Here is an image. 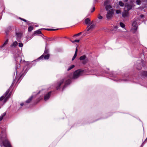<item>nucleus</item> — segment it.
<instances>
[{"label":"nucleus","instance_id":"f257e3e1","mask_svg":"<svg viewBox=\"0 0 147 147\" xmlns=\"http://www.w3.org/2000/svg\"><path fill=\"white\" fill-rule=\"evenodd\" d=\"M71 82V80L69 79H68L67 77L61 79L57 81V83L56 84V88L57 90L59 89L60 88L61 85L64 84V85L63 88V89L67 85L70 84Z\"/></svg>","mask_w":147,"mask_h":147},{"label":"nucleus","instance_id":"f03ea898","mask_svg":"<svg viewBox=\"0 0 147 147\" xmlns=\"http://www.w3.org/2000/svg\"><path fill=\"white\" fill-rule=\"evenodd\" d=\"M83 73V71L80 69H78L73 74L70 73L67 76L68 79H76L78 78L79 76H82Z\"/></svg>","mask_w":147,"mask_h":147},{"label":"nucleus","instance_id":"7ed1b4c3","mask_svg":"<svg viewBox=\"0 0 147 147\" xmlns=\"http://www.w3.org/2000/svg\"><path fill=\"white\" fill-rule=\"evenodd\" d=\"M10 91V89H8L5 93L0 98V100L2 101L4 99V102H5L9 98L10 94H9Z\"/></svg>","mask_w":147,"mask_h":147},{"label":"nucleus","instance_id":"20e7f679","mask_svg":"<svg viewBox=\"0 0 147 147\" xmlns=\"http://www.w3.org/2000/svg\"><path fill=\"white\" fill-rule=\"evenodd\" d=\"M3 145L5 147H12L10 142L6 138V135H5L4 138L2 139L1 142Z\"/></svg>","mask_w":147,"mask_h":147},{"label":"nucleus","instance_id":"39448f33","mask_svg":"<svg viewBox=\"0 0 147 147\" xmlns=\"http://www.w3.org/2000/svg\"><path fill=\"white\" fill-rule=\"evenodd\" d=\"M138 19H137L134 20H133V22L132 23L133 28H131V30L133 31V32L134 33L136 32L138 29Z\"/></svg>","mask_w":147,"mask_h":147},{"label":"nucleus","instance_id":"423d86ee","mask_svg":"<svg viewBox=\"0 0 147 147\" xmlns=\"http://www.w3.org/2000/svg\"><path fill=\"white\" fill-rule=\"evenodd\" d=\"M114 11L113 9H111L108 11L107 14L106 15V17L107 19H109L113 16V14Z\"/></svg>","mask_w":147,"mask_h":147},{"label":"nucleus","instance_id":"0eeeda50","mask_svg":"<svg viewBox=\"0 0 147 147\" xmlns=\"http://www.w3.org/2000/svg\"><path fill=\"white\" fill-rule=\"evenodd\" d=\"M110 1H106L104 3V5L105 6V8L107 11H108V10L109 9L111 8V6L109 5Z\"/></svg>","mask_w":147,"mask_h":147},{"label":"nucleus","instance_id":"6e6552de","mask_svg":"<svg viewBox=\"0 0 147 147\" xmlns=\"http://www.w3.org/2000/svg\"><path fill=\"white\" fill-rule=\"evenodd\" d=\"M50 56V54H43L38 58V59H42L44 58L45 60L48 59L49 57Z\"/></svg>","mask_w":147,"mask_h":147},{"label":"nucleus","instance_id":"1a4fd4ad","mask_svg":"<svg viewBox=\"0 0 147 147\" xmlns=\"http://www.w3.org/2000/svg\"><path fill=\"white\" fill-rule=\"evenodd\" d=\"M132 6L130 5H126L124 8V10L127 11H128L130 10L131 9Z\"/></svg>","mask_w":147,"mask_h":147},{"label":"nucleus","instance_id":"9d476101","mask_svg":"<svg viewBox=\"0 0 147 147\" xmlns=\"http://www.w3.org/2000/svg\"><path fill=\"white\" fill-rule=\"evenodd\" d=\"M51 92H49L45 96L44 99L45 101H46L49 99L51 96Z\"/></svg>","mask_w":147,"mask_h":147},{"label":"nucleus","instance_id":"9b49d317","mask_svg":"<svg viewBox=\"0 0 147 147\" xmlns=\"http://www.w3.org/2000/svg\"><path fill=\"white\" fill-rule=\"evenodd\" d=\"M129 12L127 11L124 10L122 13V16L123 17L125 18L129 16Z\"/></svg>","mask_w":147,"mask_h":147},{"label":"nucleus","instance_id":"f8f14e48","mask_svg":"<svg viewBox=\"0 0 147 147\" xmlns=\"http://www.w3.org/2000/svg\"><path fill=\"white\" fill-rule=\"evenodd\" d=\"M90 19L89 18H87L85 20V24H88L87 28L92 24V23H90Z\"/></svg>","mask_w":147,"mask_h":147},{"label":"nucleus","instance_id":"ddd939ff","mask_svg":"<svg viewBox=\"0 0 147 147\" xmlns=\"http://www.w3.org/2000/svg\"><path fill=\"white\" fill-rule=\"evenodd\" d=\"M141 76L142 77H147V71H143L141 73Z\"/></svg>","mask_w":147,"mask_h":147},{"label":"nucleus","instance_id":"4468645a","mask_svg":"<svg viewBox=\"0 0 147 147\" xmlns=\"http://www.w3.org/2000/svg\"><path fill=\"white\" fill-rule=\"evenodd\" d=\"M16 61L18 63L21 62L22 59L20 57L18 56L17 58H16Z\"/></svg>","mask_w":147,"mask_h":147},{"label":"nucleus","instance_id":"2eb2a0df","mask_svg":"<svg viewBox=\"0 0 147 147\" xmlns=\"http://www.w3.org/2000/svg\"><path fill=\"white\" fill-rule=\"evenodd\" d=\"M77 52H78V49H77V48H76V51H75V52L73 58H72V61H73L75 59V58H76V57L77 55Z\"/></svg>","mask_w":147,"mask_h":147},{"label":"nucleus","instance_id":"dca6fc26","mask_svg":"<svg viewBox=\"0 0 147 147\" xmlns=\"http://www.w3.org/2000/svg\"><path fill=\"white\" fill-rule=\"evenodd\" d=\"M90 25H91V26H90V27L88 28V29L87 30V31H88L90 30L91 29H93L94 27L95 26V25L94 24H92Z\"/></svg>","mask_w":147,"mask_h":147},{"label":"nucleus","instance_id":"f3484780","mask_svg":"<svg viewBox=\"0 0 147 147\" xmlns=\"http://www.w3.org/2000/svg\"><path fill=\"white\" fill-rule=\"evenodd\" d=\"M40 29L38 30H37L36 31L34 32V34H42L41 32L40 31Z\"/></svg>","mask_w":147,"mask_h":147},{"label":"nucleus","instance_id":"a211bd4d","mask_svg":"<svg viewBox=\"0 0 147 147\" xmlns=\"http://www.w3.org/2000/svg\"><path fill=\"white\" fill-rule=\"evenodd\" d=\"M18 45V43L16 41H15L11 45V47H15L17 46Z\"/></svg>","mask_w":147,"mask_h":147},{"label":"nucleus","instance_id":"6ab92c4d","mask_svg":"<svg viewBox=\"0 0 147 147\" xmlns=\"http://www.w3.org/2000/svg\"><path fill=\"white\" fill-rule=\"evenodd\" d=\"M33 97L32 96H31L30 97L28 100L26 101V102L28 103H30L32 100Z\"/></svg>","mask_w":147,"mask_h":147},{"label":"nucleus","instance_id":"aec40b11","mask_svg":"<svg viewBox=\"0 0 147 147\" xmlns=\"http://www.w3.org/2000/svg\"><path fill=\"white\" fill-rule=\"evenodd\" d=\"M137 65L138 66V67H137V68L138 69H140L142 68L141 64H140L139 62H138Z\"/></svg>","mask_w":147,"mask_h":147},{"label":"nucleus","instance_id":"412c9836","mask_svg":"<svg viewBox=\"0 0 147 147\" xmlns=\"http://www.w3.org/2000/svg\"><path fill=\"white\" fill-rule=\"evenodd\" d=\"M86 56L85 55H83L82 56H81L80 57V60H83L85 59L86 58Z\"/></svg>","mask_w":147,"mask_h":147},{"label":"nucleus","instance_id":"4be33fe9","mask_svg":"<svg viewBox=\"0 0 147 147\" xmlns=\"http://www.w3.org/2000/svg\"><path fill=\"white\" fill-rule=\"evenodd\" d=\"M49 49H47L45 48L43 54H49Z\"/></svg>","mask_w":147,"mask_h":147},{"label":"nucleus","instance_id":"5701e85b","mask_svg":"<svg viewBox=\"0 0 147 147\" xmlns=\"http://www.w3.org/2000/svg\"><path fill=\"white\" fill-rule=\"evenodd\" d=\"M33 28L32 26H30L28 28V31L29 32H30L33 30Z\"/></svg>","mask_w":147,"mask_h":147},{"label":"nucleus","instance_id":"b1692460","mask_svg":"<svg viewBox=\"0 0 147 147\" xmlns=\"http://www.w3.org/2000/svg\"><path fill=\"white\" fill-rule=\"evenodd\" d=\"M43 29H45L46 30H48V31H49V30H51V31H52V30H57V29H52V28H47V29H44V28H43Z\"/></svg>","mask_w":147,"mask_h":147},{"label":"nucleus","instance_id":"393cba45","mask_svg":"<svg viewBox=\"0 0 147 147\" xmlns=\"http://www.w3.org/2000/svg\"><path fill=\"white\" fill-rule=\"evenodd\" d=\"M75 67L74 65H71V66H70L68 69H67V71H69L70 70H71V69Z\"/></svg>","mask_w":147,"mask_h":147},{"label":"nucleus","instance_id":"a878e982","mask_svg":"<svg viewBox=\"0 0 147 147\" xmlns=\"http://www.w3.org/2000/svg\"><path fill=\"white\" fill-rule=\"evenodd\" d=\"M120 26L123 28H124L125 27V24L122 22H120Z\"/></svg>","mask_w":147,"mask_h":147},{"label":"nucleus","instance_id":"bb28decb","mask_svg":"<svg viewBox=\"0 0 147 147\" xmlns=\"http://www.w3.org/2000/svg\"><path fill=\"white\" fill-rule=\"evenodd\" d=\"M119 5L123 7L124 5V3L123 2H122L121 1H120L119 2Z\"/></svg>","mask_w":147,"mask_h":147},{"label":"nucleus","instance_id":"cd10ccee","mask_svg":"<svg viewBox=\"0 0 147 147\" xmlns=\"http://www.w3.org/2000/svg\"><path fill=\"white\" fill-rule=\"evenodd\" d=\"M80 41V40L78 39V40H75L74 41H72V42L73 43H74L75 42H78Z\"/></svg>","mask_w":147,"mask_h":147},{"label":"nucleus","instance_id":"c85d7f7f","mask_svg":"<svg viewBox=\"0 0 147 147\" xmlns=\"http://www.w3.org/2000/svg\"><path fill=\"white\" fill-rule=\"evenodd\" d=\"M136 2L137 4L139 5L141 1L140 0H137Z\"/></svg>","mask_w":147,"mask_h":147},{"label":"nucleus","instance_id":"c756f323","mask_svg":"<svg viewBox=\"0 0 147 147\" xmlns=\"http://www.w3.org/2000/svg\"><path fill=\"white\" fill-rule=\"evenodd\" d=\"M98 18L99 19H102V16H101L100 14H98Z\"/></svg>","mask_w":147,"mask_h":147},{"label":"nucleus","instance_id":"7c9ffc66","mask_svg":"<svg viewBox=\"0 0 147 147\" xmlns=\"http://www.w3.org/2000/svg\"><path fill=\"white\" fill-rule=\"evenodd\" d=\"M23 46V44L22 43H19V46L20 47H22Z\"/></svg>","mask_w":147,"mask_h":147},{"label":"nucleus","instance_id":"2f4dec72","mask_svg":"<svg viewBox=\"0 0 147 147\" xmlns=\"http://www.w3.org/2000/svg\"><path fill=\"white\" fill-rule=\"evenodd\" d=\"M8 39L4 43V44H3V46L5 45L6 44H7L8 43Z\"/></svg>","mask_w":147,"mask_h":147},{"label":"nucleus","instance_id":"473e14b6","mask_svg":"<svg viewBox=\"0 0 147 147\" xmlns=\"http://www.w3.org/2000/svg\"><path fill=\"white\" fill-rule=\"evenodd\" d=\"M121 12V11L119 10H116V13L117 14H119Z\"/></svg>","mask_w":147,"mask_h":147},{"label":"nucleus","instance_id":"72a5a7b5","mask_svg":"<svg viewBox=\"0 0 147 147\" xmlns=\"http://www.w3.org/2000/svg\"><path fill=\"white\" fill-rule=\"evenodd\" d=\"M82 32H80L77 34H75L74 35V36H79L80 35L82 34Z\"/></svg>","mask_w":147,"mask_h":147},{"label":"nucleus","instance_id":"f704fd0d","mask_svg":"<svg viewBox=\"0 0 147 147\" xmlns=\"http://www.w3.org/2000/svg\"><path fill=\"white\" fill-rule=\"evenodd\" d=\"M19 19H20L21 20H22L23 21H24L25 22H27V20H26L25 19L22 18H19Z\"/></svg>","mask_w":147,"mask_h":147},{"label":"nucleus","instance_id":"c9c22d12","mask_svg":"<svg viewBox=\"0 0 147 147\" xmlns=\"http://www.w3.org/2000/svg\"><path fill=\"white\" fill-rule=\"evenodd\" d=\"M144 61L143 60H142L141 61V65L143 66L144 65Z\"/></svg>","mask_w":147,"mask_h":147},{"label":"nucleus","instance_id":"e433bc0d","mask_svg":"<svg viewBox=\"0 0 147 147\" xmlns=\"http://www.w3.org/2000/svg\"><path fill=\"white\" fill-rule=\"evenodd\" d=\"M95 7H93L92 8V10L91 11V12L92 13L93 12L95 11Z\"/></svg>","mask_w":147,"mask_h":147},{"label":"nucleus","instance_id":"4c0bfd02","mask_svg":"<svg viewBox=\"0 0 147 147\" xmlns=\"http://www.w3.org/2000/svg\"><path fill=\"white\" fill-rule=\"evenodd\" d=\"M6 113H3V114L2 115H1V116H2L3 117H4L5 115H6Z\"/></svg>","mask_w":147,"mask_h":147},{"label":"nucleus","instance_id":"58836bf2","mask_svg":"<svg viewBox=\"0 0 147 147\" xmlns=\"http://www.w3.org/2000/svg\"><path fill=\"white\" fill-rule=\"evenodd\" d=\"M26 24L28 25H30L31 24V23L28 21L27 22Z\"/></svg>","mask_w":147,"mask_h":147},{"label":"nucleus","instance_id":"ea45409f","mask_svg":"<svg viewBox=\"0 0 147 147\" xmlns=\"http://www.w3.org/2000/svg\"><path fill=\"white\" fill-rule=\"evenodd\" d=\"M3 117L1 116L0 117V121H1L3 119Z\"/></svg>","mask_w":147,"mask_h":147},{"label":"nucleus","instance_id":"a19ab883","mask_svg":"<svg viewBox=\"0 0 147 147\" xmlns=\"http://www.w3.org/2000/svg\"><path fill=\"white\" fill-rule=\"evenodd\" d=\"M117 28H118V27L117 26H115L114 27V29L115 30H116L117 29Z\"/></svg>","mask_w":147,"mask_h":147},{"label":"nucleus","instance_id":"79ce46f5","mask_svg":"<svg viewBox=\"0 0 147 147\" xmlns=\"http://www.w3.org/2000/svg\"><path fill=\"white\" fill-rule=\"evenodd\" d=\"M140 16L141 18H143L144 17V15L142 14L140 15Z\"/></svg>","mask_w":147,"mask_h":147},{"label":"nucleus","instance_id":"37998d69","mask_svg":"<svg viewBox=\"0 0 147 147\" xmlns=\"http://www.w3.org/2000/svg\"><path fill=\"white\" fill-rule=\"evenodd\" d=\"M24 105V103H22L20 104V105L21 106H23Z\"/></svg>","mask_w":147,"mask_h":147},{"label":"nucleus","instance_id":"c03bdc74","mask_svg":"<svg viewBox=\"0 0 147 147\" xmlns=\"http://www.w3.org/2000/svg\"><path fill=\"white\" fill-rule=\"evenodd\" d=\"M147 140V138L145 139V140L144 141V142H145Z\"/></svg>","mask_w":147,"mask_h":147},{"label":"nucleus","instance_id":"a18cd8bd","mask_svg":"<svg viewBox=\"0 0 147 147\" xmlns=\"http://www.w3.org/2000/svg\"><path fill=\"white\" fill-rule=\"evenodd\" d=\"M125 1H128V0H125Z\"/></svg>","mask_w":147,"mask_h":147},{"label":"nucleus","instance_id":"49530a36","mask_svg":"<svg viewBox=\"0 0 147 147\" xmlns=\"http://www.w3.org/2000/svg\"><path fill=\"white\" fill-rule=\"evenodd\" d=\"M16 34V35H18V34H19V33H17Z\"/></svg>","mask_w":147,"mask_h":147},{"label":"nucleus","instance_id":"de8ad7c7","mask_svg":"<svg viewBox=\"0 0 147 147\" xmlns=\"http://www.w3.org/2000/svg\"><path fill=\"white\" fill-rule=\"evenodd\" d=\"M83 35L84 36H85L86 35V34H84Z\"/></svg>","mask_w":147,"mask_h":147},{"label":"nucleus","instance_id":"09e8293b","mask_svg":"<svg viewBox=\"0 0 147 147\" xmlns=\"http://www.w3.org/2000/svg\"><path fill=\"white\" fill-rule=\"evenodd\" d=\"M84 63H85L83 62Z\"/></svg>","mask_w":147,"mask_h":147}]
</instances>
